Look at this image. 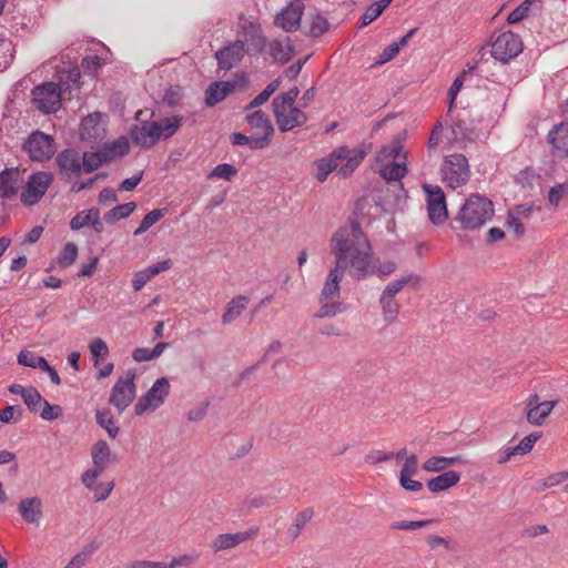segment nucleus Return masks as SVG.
Here are the masks:
<instances>
[{
	"instance_id": "f257e3e1",
	"label": "nucleus",
	"mask_w": 568,
	"mask_h": 568,
	"mask_svg": "<svg viewBox=\"0 0 568 568\" xmlns=\"http://www.w3.org/2000/svg\"><path fill=\"white\" fill-rule=\"evenodd\" d=\"M331 253L335 256V266L329 271L321 292L320 302L337 297L339 283L349 267V276L364 280L373 272L371 267V243L363 232L361 223L351 220L341 226L331 239Z\"/></svg>"
},
{
	"instance_id": "f03ea898",
	"label": "nucleus",
	"mask_w": 568,
	"mask_h": 568,
	"mask_svg": "<svg viewBox=\"0 0 568 568\" xmlns=\"http://www.w3.org/2000/svg\"><path fill=\"white\" fill-rule=\"evenodd\" d=\"M366 156V150L363 145L349 149L341 145L334 149L327 158L316 161V179L323 183L329 173L337 171L342 178H348L359 166Z\"/></svg>"
},
{
	"instance_id": "7ed1b4c3",
	"label": "nucleus",
	"mask_w": 568,
	"mask_h": 568,
	"mask_svg": "<svg viewBox=\"0 0 568 568\" xmlns=\"http://www.w3.org/2000/svg\"><path fill=\"white\" fill-rule=\"evenodd\" d=\"M182 119V116L175 115L160 121H142L131 128V139L140 148L151 149L160 139L173 136L180 129Z\"/></svg>"
},
{
	"instance_id": "20e7f679",
	"label": "nucleus",
	"mask_w": 568,
	"mask_h": 568,
	"mask_svg": "<svg viewBox=\"0 0 568 568\" xmlns=\"http://www.w3.org/2000/svg\"><path fill=\"white\" fill-rule=\"evenodd\" d=\"M493 202L479 194H471L460 207L456 220L467 231L479 230L494 215Z\"/></svg>"
},
{
	"instance_id": "39448f33",
	"label": "nucleus",
	"mask_w": 568,
	"mask_h": 568,
	"mask_svg": "<svg viewBox=\"0 0 568 568\" xmlns=\"http://www.w3.org/2000/svg\"><path fill=\"white\" fill-rule=\"evenodd\" d=\"M135 371L129 369L116 379L111 389L109 404L113 405L119 414H122L135 398Z\"/></svg>"
},
{
	"instance_id": "423d86ee",
	"label": "nucleus",
	"mask_w": 568,
	"mask_h": 568,
	"mask_svg": "<svg viewBox=\"0 0 568 568\" xmlns=\"http://www.w3.org/2000/svg\"><path fill=\"white\" fill-rule=\"evenodd\" d=\"M521 38L511 32L505 31L497 36L491 43V55L494 59L508 63L523 52Z\"/></svg>"
},
{
	"instance_id": "0eeeda50",
	"label": "nucleus",
	"mask_w": 568,
	"mask_h": 568,
	"mask_svg": "<svg viewBox=\"0 0 568 568\" xmlns=\"http://www.w3.org/2000/svg\"><path fill=\"white\" fill-rule=\"evenodd\" d=\"M170 394V382L166 377L158 378L151 388L143 394L134 405V412L138 416L148 410H155L162 406Z\"/></svg>"
},
{
	"instance_id": "6e6552de",
	"label": "nucleus",
	"mask_w": 568,
	"mask_h": 568,
	"mask_svg": "<svg viewBox=\"0 0 568 568\" xmlns=\"http://www.w3.org/2000/svg\"><path fill=\"white\" fill-rule=\"evenodd\" d=\"M53 181L51 172L38 171L29 175L20 200L26 206H33L43 197Z\"/></svg>"
},
{
	"instance_id": "1a4fd4ad",
	"label": "nucleus",
	"mask_w": 568,
	"mask_h": 568,
	"mask_svg": "<svg viewBox=\"0 0 568 568\" xmlns=\"http://www.w3.org/2000/svg\"><path fill=\"white\" fill-rule=\"evenodd\" d=\"M32 100L39 111L54 113L61 106V88L54 82H44L32 90Z\"/></svg>"
},
{
	"instance_id": "9d476101",
	"label": "nucleus",
	"mask_w": 568,
	"mask_h": 568,
	"mask_svg": "<svg viewBox=\"0 0 568 568\" xmlns=\"http://www.w3.org/2000/svg\"><path fill=\"white\" fill-rule=\"evenodd\" d=\"M81 152L74 148L64 149L55 156L58 174L62 181L80 179L84 173L83 168H81Z\"/></svg>"
},
{
	"instance_id": "9b49d317",
	"label": "nucleus",
	"mask_w": 568,
	"mask_h": 568,
	"mask_svg": "<svg viewBox=\"0 0 568 568\" xmlns=\"http://www.w3.org/2000/svg\"><path fill=\"white\" fill-rule=\"evenodd\" d=\"M443 180L452 189H456L468 181L469 169L467 159L462 154H453L442 168Z\"/></svg>"
},
{
	"instance_id": "f8f14e48",
	"label": "nucleus",
	"mask_w": 568,
	"mask_h": 568,
	"mask_svg": "<svg viewBox=\"0 0 568 568\" xmlns=\"http://www.w3.org/2000/svg\"><path fill=\"white\" fill-rule=\"evenodd\" d=\"M423 190L426 193L429 220L436 225L443 224L448 217L444 191L440 186L433 184H424Z\"/></svg>"
},
{
	"instance_id": "ddd939ff",
	"label": "nucleus",
	"mask_w": 568,
	"mask_h": 568,
	"mask_svg": "<svg viewBox=\"0 0 568 568\" xmlns=\"http://www.w3.org/2000/svg\"><path fill=\"white\" fill-rule=\"evenodd\" d=\"M29 156L34 161L51 159L55 152V143L51 135L41 131H34L24 143Z\"/></svg>"
},
{
	"instance_id": "4468645a",
	"label": "nucleus",
	"mask_w": 568,
	"mask_h": 568,
	"mask_svg": "<svg viewBox=\"0 0 568 568\" xmlns=\"http://www.w3.org/2000/svg\"><path fill=\"white\" fill-rule=\"evenodd\" d=\"M304 9V2L301 0L290 2L275 16L274 24L285 32H294L300 28Z\"/></svg>"
},
{
	"instance_id": "2eb2a0df",
	"label": "nucleus",
	"mask_w": 568,
	"mask_h": 568,
	"mask_svg": "<svg viewBox=\"0 0 568 568\" xmlns=\"http://www.w3.org/2000/svg\"><path fill=\"white\" fill-rule=\"evenodd\" d=\"M245 53H247L245 49V42L242 40H236L219 49L214 57L217 61L219 69L229 71L239 65Z\"/></svg>"
},
{
	"instance_id": "dca6fc26",
	"label": "nucleus",
	"mask_w": 568,
	"mask_h": 568,
	"mask_svg": "<svg viewBox=\"0 0 568 568\" xmlns=\"http://www.w3.org/2000/svg\"><path fill=\"white\" fill-rule=\"evenodd\" d=\"M241 30L247 43L245 44L247 54L256 55L262 53L266 45V37L261 24L256 21L244 20Z\"/></svg>"
},
{
	"instance_id": "f3484780",
	"label": "nucleus",
	"mask_w": 568,
	"mask_h": 568,
	"mask_svg": "<svg viewBox=\"0 0 568 568\" xmlns=\"http://www.w3.org/2000/svg\"><path fill=\"white\" fill-rule=\"evenodd\" d=\"M273 113L281 132H288L296 126L305 124L307 121L306 113L296 106H287V109L280 110L278 104H276Z\"/></svg>"
},
{
	"instance_id": "a211bd4d",
	"label": "nucleus",
	"mask_w": 568,
	"mask_h": 568,
	"mask_svg": "<svg viewBox=\"0 0 568 568\" xmlns=\"http://www.w3.org/2000/svg\"><path fill=\"white\" fill-rule=\"evenodd\" d=\"M547 142L555 156L568 158V122L555 124L547 134Z\"/></svg>"
},
{
	"instance_id": "6ab92c4d",
	"label": "nucleus",
	"mask_w": 568,
	"mask_h": 568,
	"mask_svg": "<svg viewBox=\"0 0 568 568\" xmlns=\"http://www.w3.org/2000/svg\"><path fill=\"white\" fill-rule=\"evenodd\" d=\"M258 532V528H251L246 531H240L235 534H221L215 537L212 541L211 547L214 551L226 550L234 548L235 546L254 538Z\"/></svg>"
},
{
	"instance_id": "aec40b11",
	"label": "nucleus",
	"mask_w": 568,
	"mask_h": 568,
	"mask_svg": "<svg viewBox=\"0 0 568 568\" xmlns=\"http://www.w3.org/2000/svg\"><path fill=\"white\" fill-rule=\"evenodd\" d=\"M20 187V172L18 168L4 169L0 172V197L12 199Z\"/></svg>"
},
{
	"instance_id": "412c9836",
	"label": "nucleus",
	"mask_w": 568,
	"mask_h": 568,
	"mask_svg": "<svg viewBox=\"0 0 568 568\" xmlns=\"http://www.w3.org/2000/svg\"><path fill=\"white\" fill-rule=\"evenodd\" d=\"M245 121L251 129L262 130L263 133L260 134V138H267V145H270L272 136L274 135V126L267 114L262 110H257L248 113L245 116Z\"/></svg>"
},
{
	"instance_id": "4be33fe9",
	"label": "nucleus",
	"mask_w": 568,
	"mask_h": 568,
	"mask_svg": "<svg viewBox=\"0 0 568 568\" xmlns=\"http://www.w3.org/2000/svg\"><path fill=\"white\" fill-rule=\"evenodd\" d=\"M234 90V83L230 81L212 82L205 90V104L214 106L223 101Z\"/></svg>"
},
{
	"instance_id": "5701e85b",
	"label": "nucleus",
	"mask_w": 568,
	"mask_h": 568,
	"mask_svg": "<svg viewBox=\"0 0 568 568\" xmlns=\"http://www.w3.org/2000/svg\"><path fill=\"white\" fill-rule=\"evenodd\" d=\"M42 501L39 497H29L20 500L18 511L23 520L29 524H36L42 515Z\"/></svg>"
},
{
	"instance_id": "b1692460",
	"label": "nucleus",
	"mask_w": 568,
	"mask_h": 568,
	"mask_svg": "<svg viewBox=\"0 0 568 568\" xmlns=\"http://www.w3.org/2000/svg\"><path fill=\"white\" fill-rule=\"evenodd\" d=\"M270 54L277 63L285 64L294 55V48L288 37L283 40L274 39L270 42Z\"/></svg>"
},
{
	"instance_id": "393cba45",
	"label": "nucleus",
	"mask_w": 568,
	"mask_h": 568,
	"mask_svg": "<svg viewBox=\"0 0 568 568\" xmlns=\"http://www.w3.org/2000/svg\"><path fill=\"white\" fill-rule=\"evenodd\" d=\"M459 479V473L455 470H448L436 477L430 478L429 480H427L426 485L429 491L436 494L457 485Z\"/></svg>"
},
{
	"instance_id": "a878e982",
	"label": "nucleus",
	"mask_w": 568,
	"mask_h": 568,
	"mask_svg": "<svg viewBox=\"0 0 568 568\" xmlns=\"http://www.w3.org/2000/svg\"><path fill=\"white\" fill-rule=\"evenodd\" d=\"M422 283V277L416 274H407L397 280L389 282L382 293L396 297V295L406 286L412 285L414 288H418Z\"/></svg>"
},
{
	"instance_id": "bb28decb",
	"label": "nucleus",
	"mask_w": 568,
	"mask_h": 568,
	"mask_svg": "<svg viewBox=\"0 0 568 568\" xmlns=\"http://www.w3.org/2000/svg\"><path fill=\"white\" fill-rule=\"evenodd\" d=\"M248 303V298L244 295H237L233 297L227 304L225 312L222 316L223 325L231 324L234 320H236L242 312L246 308Z\"/></svg>"
},
{
	"instance_id": "cd10ccee",
	"label": "nucleus",
	"mask_w": 568,
	"mask_h": 568,
	"mask_svg": "<svg viewBox=\"0 0 568 568\" xmlns=\"http://www.w3.org/2000/svg\"><path fill=\"white\" fill-rule=\"evenodd\" d=\"M556 404L557 400H545L539 405L531 406L530 409L527 410V420L532 425L540 426Z\"/></svg>"
},
{
	"instance_id": "c85d7f7f",
	"label": "nucleus",
	"mask_w": 568,
	"mask_h": 568,
	"mask_svg": "<svg viewBox=\"0 0 568 568\" xmlns=\"http://www.w3.org/2000/svg\"><path fill=\"white\" fill-rule=\"evenodd\" d=\"M231 142L235 146L248 145L251 150H262L267 148V138H260V134L247 136L240 132H234L231 136Z\"/></svg>"
},
{
	"instance_id": "c756f323",
	"label": "nucleus",
	"mask_w": 568,
	"mask_h": 568,
	"mask_svg": "<svg viewBox=\"0 0 568 568\" xmlns=\"http://www.w3.org/2000/svg\"><path fill=\"white\" fill-rule=\"evenodd\" d=\"M95 420L98 425L108 433L110 438H116L120 433V428L109 408L97 410Z\"/></svg>"
},
{
	"instance_id": "7c9ffc66",
	"label": "nucleus",
	"mask_w": 568,
	"mask_h": 568,
	"mask_svg": "<svg viewBox=\"0 0 568 568\" xmlns=\"http://www.w3.org/2000/svg\"><path fill=\"white\" fill-rule=\"evenodd\" d=\"M379 305L384 321L388 324L394 323L399 314V304L396 298L382 293L379 297Z\"/></svg>"
},
{
	"instance_id": "2f4dec72",
	"label": "nucleus",
	"mask_w": 568,
	"mask_h": 568,
	"mask_svg": "<svg viewBox=\"0 0 568 568\" xmlns=\"http://www.w3.org/2000/svg\"><path fill=\"white\" fill-rule=\"evenodd\" d=\"M92 463L109 465L116 462L115 455L112 454L105 440H98L91 448Z\"/></svg>"
},
{
	"instance_id": "473e14b6",
	"label": "nucleus",
	"mask_w": 568,
	"mask_h": 568,
	"mask_svg": "<svg viewBox=\"0 0 568 568\" xmlns=\"http://www.w3.org/2000/svg\"><path fill=\"white\" fill-rule=\"evenodd\" d=\"M100 113L90 114L81 121L80 136L82 140L97 139L99 136Z\"/></svg>"
},
{
	"instance_id": "72a5a7b5",
	"label": "nucleus",
	"mask_w": 568,
	"mask_h": 568,
	"mask_svg": "<svg viewBox=\"0 0 568 568\" xmlns=\"http://www.w3.org/2000/svg\"><path fill=\"white\" fill-rule=\"evenodd\" d=\"M392 1L393 0H378L371 4L362 14L359 27H366L373 21H375L383 13V11L390 4Z\"/></svg>"
},
{
	"instance_id": "f704fd0d",
	"label": "nucleus",
	"mask_w": 568,
	"mask_h": 568,
	"mask_svg": "<svg viewBox=\"0 0 568 568\" xmlns=\"http://www.w3.org/2000/svg\"><path fill=\"white\" fill-rule=\"evenodd\" d=\"M135 207L136 204L134 202L116 205L104 214V221L108 224H113L122 219L130 216L134 212Z\"/></svg>"
},
{
	"instance_id": "c9c22d12",
	"label": "nucleus",
	"mask_w": 568,
	"mask_h": 568,
	"mask_svg": "<svg viewBox=\"0 0 568 568\" xmlns=\"http://www.w3.org/2000/svg\"><path fill=\"white\" fill-rule=\"evenodd\" d=\"M406 173V164L398 162L386 163L379 170L381 176L387 181H400Z\"/></svg>"
},
{
	"instance_id": "e433bc0d",
	"label": "nucleus",
	"mask_w": 568,
	"mask_h": 568,
	"mask_svg": "<svg viewBox=\"0 0 568 568\" xmlns=\"http://www.w3.org/2000/svg\"><path fill=\"white\" fill-rule=\"evenodd\" d=\"M313 516L314 511L312 508H305L302 511H300L296 515L294 523L287 529L288 537L292 540L296 539L300 536L304 526L312 519Z\"/></svg>"
},
{
	"instance_id": "4c0bfd02",
	"label": "nucleus",
	"mask_w": 568,
	"mask_h": 568,
	"mask_svg": "<svg viewBox=\"0 0 568 568\" xmlns=\"http://www.w3.org/2000/svg\"><path fill=\"white\" fill-rule=\"evenodd\" d=\"M322 305L318 308V311L313 315L314 318H326V317H334L337 314H341L345 311H347L348 306L345 303L341 302H321Z\"/></svg>"
},
{
	"instance_id": "58836bf2",
	"label": "nucleus",
	"mask_w": 568,
	"mask_h": 568,
	"mask_svg": "<svg viewBox=\"0 0 568 568\" xmlns=\"http://www.w3.org/2000/svg\"><path fill=\"white\" fill-rule=\"evenodd\" d=\"M18 363L22 366L30 368H43L48 367V361L42 356H36L29 351H21L18 355Z\"/></svg>"
},
{
	"instance_id": "ea45409f",
	"label": "nucleus",
	"mask_w": 568,
	"mask_h": 568,
	"mask_svg": "<svg viewBox=\"0 0 568 568\" xmlns=\"http://www.w3.org/2000/svg\"><path fill=\"white\" fill-rule=\"evenodd\" d=\"M165 209H154L150 211L141 221L139 227L134 231V235L139 236L146 232L151 226L158 223L165 214Z\"/></svg>"
},
{
	"instance_id": "a19ab883",
	"label": "nucleus",
	"mask_w": 568,
	"mask_h": 568,
	"mask_svg": "<svg viewBox=\"0 0 568 568\" xmlns=\"http://www.w3.org/2000/svg\"><path fill=\"white\" fill-rule=\"evenodd\" d=\"M300 94V89L297 87L291 88L287 92L283 93L280 97H276L272 101V111L275 110L276 104H278V109H287V106H294L295 100Z\"/></svg>"
},
{
	"instance_id": "79ce46f5",
	"label": "nucleus",
	"mask_w": 568,
	"mask_h": 568,
	"mask_svg": "<svg viewBox=\"0 0 568 568\" xmlns=\"http://www.w3.org/2000/svg\"><path fill=\"white\" fill-rule=\"evenodd\" d=\"M23 402L31 413H38L43 406L45 399L36 387L29 386V392L23 397Z\"/></svg>"
},
{
	"instance_id": "37998d69",
	"label": "nucleus",
	"mask_w": 568,
	"mask_h": 568,
	"mask_svg": "<svg viewBox=\"0 0 568 568\" xmlns=\"http://www.w3.org/2000/svg\"><path fill=\"white\" fill-rule=\"evenodd\" d=\"M80 70L74 67L68 71H62L60 77V85L62 90H72L73 88H79V80H80Z\"/></svg>"
},
{
	"instance_id": "c03bdc74",
	"label": "nucleus",
	"mask_w": 568,
	"mask_h": 568,
	"mask_svg": "<svg viewBox=\"0 0 568 568\" xmlns=\"http://www.w3.org/2000/svg\"><path fill=\"white\" fill-rule=\"evenodd\" d=\"M452 126L456 138L473 140L476 135L474 128L465 119H457Z\"/></svg>"
},
{
	"instance_id": "a18cd8bd",
	"label": "nucleus",
	"mask_w": 568,
	"mask_h": 568,
	"mask_svg": "<svg viewBox=\"0 0 568 568\" xmlns=\"http://www.w3.org/2000/svg\"><path fill=\"white\" fill-rule=\"evenodd\" d=\"M237 174V170L234 165L229 163H222L216 165L211 173L209 174V178H216L222 179L225 181H232V179Z\"/></svg>"
},
{
	"instance_id": "49530a36",
	"label": "nucleus",
	"mask_w": 568,
	"mask_h": 568,
	"mask_svg": "<svg viewBox=\"0 0 568 568\" xmlns=\"http://www.w3.org/2000/svg\"><path fill=\"white\" fill-rule=\"evenodd\" d=\"M568 196V182L555 184L548 193V203L558 206L560 201Z\"/></svg>"
},
{
	"instance_id": "de8ad7c7",
	"label": "nucleus",
	"mask_w": 568,
	"mask_h": 568,
	"mask_svg": "<svg viewBox=\"0 0 568 568\" xmlns=\"http://www.w3.org/2000/svg\"><path fill=\"white\" fill-rule=\"evenodd\" d=\"M81 168H83L85 174L92 173L102 166V163L100 162V159L97 156L95 152L84 151L81 153Z\"/></svg>"
},
{
	"instance_id": "09e8293b",
	"label": "nucleus",
	"mask_w": 568,
	"mask_h": 568,
	"mask_svg": "<svg viewBox=\"0 0 568 568\" xmlns=\"http://www.w3.org/2000/svg\"><path fill=\"white\" fill-rule=\"evenodd\" d=\"M78 256V246L74 243H67L59 256V263L63 267L72 265Z\"/></svg>"
},
{
	"instance_id": "8fccbe9b",
	"label": "nucleus",
	"mask_w": 568,
	"mask_h": 568,
	"mask_svg": "<svg viewBox=\"0 0 568 568\" xmlns=\"http://www.w3.org/2000/svg\"><path fill=\"white\" fill-rule=\"evenodd\" d=\"M329 28V23L326 18L316 14L312 18L311 27H310V36L313 38H318L323 36Z\"/></svg>"
},
{
	"instance_id": "3c124183",
	"label": "nucleus",
	"mask_w": 568,
	"mask_h": 568,
	"mask_svg": "<svg viewBox=\"0 0 568 568\" xmlns=\"http://www.w3.org/2000/svg\"><path fill=\"white\" fill-rule=\"evenodd\" d=\"M22 415V408L19 405H9L0 412V423H17Z\"/></svg>"
},
{
	"instance_id": "603ef678",
	"label": "nucleus",
	"mask_w": 568,
	"mask_h": 568,
	"mask_svg": "<svg viewBox=\"0 0 568 568\" xmlns=\"http://www.w3.org/2000/svg\"><path fill=\"white\" fill-rule=\"evenodd\" d=\"M114 158H121L129 153L130 144L125 136H120L111 143H106Z\"/></svg>"
},
{
	"instance_id": "864d4df0",
	"label": "nucleus",
	"mask_w": 568,
	"mask_h": 568,
	"mask_svg": "<svg viewBox=\"0 0 568 568\" xmlns=\"http://www.w3.org/2000/svg\"><path fill=\"white\" fill-rule=\"evenodd\" d=\"M433 523V519L426 520H402L393 523L389 528L393 530H415Z\"/></svg>"
},
{
	"instance_id": "5fc2aeb1",
	"label": "nucleus",
	"mask_w": 568,
	"mask_h": 568,
	"mask_svg": "<svg viewBox=\"0 0 568 568\" xmlns=\"http://www.w3.org/2000/svg\"><path fill=\"white\" fill-rule=\"evenodd\" d=\"M40 410V417L43 420H53L62 416L63 409L60 405H52L47 399Z\"/></svg>"
},
{
	"instance_id": "6e6d98bb",
	"label": "nucleus",
	"mask_w": 568,
	"mask_h": 568,
	"mask_svg": "<svg viewBox=\"0 0 568 568\" xmlns=\"http://www.w3.org/2000/svg\"><path fill=\"white\" fill-rule=\"evenodd\" d=\"M402 145L398 143L386 145L381 150L377 160L381 162L387 160H392V162H395L394 160L398 158L399 153L402 152Z\"/></svg>"
},
{
	"instance_id": "4d7b16f0",
	"label": "nucleus",
	"mask_w": 568,
	"mask_h": 568,
	"mask_svg": "<svg viewBox=\"0 0 568 568\" xmlns=\"http://www.w3.org/2000/svg\"><path fill=\"white\" fill-rule=\"evenodd\" d=\"M539 437V434H529L528 436L524 437L518 445L514 446V450L521 455L528 454Z\"/></svg>"
},
{
	"instance_id": "13d9d810",
	"label": "nucleus",
	"mask_w": 568,
	"mask_h": 568,
	"mask_svg": "<svg viewBox=\"0 0 568 568\" xmlns=\"http://www.w3.org/2000/svg\"><path fill=\"white\" fill-rule=\"evenodd\" d=\"M114 488V483H99L95 485V487L92 489L94 495L93 499L94 501H102L105 500L112 493Z\"/></svg>"
},
{
	"instance_id": "bf43d9fd",
	"label": "nucleus",
	"mask_w": 568,
	"mask_h": 568,
	"mask_svg": "<svg viewBox=\"0 0 568 568\" xmlns=\"http://www.w3.org/2000/svg\"><path fill=\"white\" fill-rule=\"evenodd\" d=\"M81 65L90 75H95L101 68V60L98 55H87L82 59Z\"/></svg>"
},
{
	"instance_id": "052dcab7",
	"label": "nucleus",
	"mask_w": 568,
	"mask_h": 568,
	"mask_svg": "<svg viewBox=\"0 0 568 568\" xmlns=\"http://www.w3.org/2000/svg\"><path fill=\"white\" fill-rule=\"evenodd\" d=\"M463 83H464L463 77H457L448 90V93H447L448 114L452 112V110L454 108L456 98L463 87Z\"/></svg>"
},
{
	"instance_id": "680f3d73",
	"label": "nucleus",
	"mask_w": 568,
	"mask_h": 568,
	"mask_svg": "<svg viewBox=\"0 0 568 568\" xmlns=\"http://www.w3.org/2000/svg\"><path fill=\"white\" fill-rule=\"evenodd\" d=\"M446 468L445 457L434 456L423 464V469L429 473H438Z\"/></svg>"
},
{
	"instance_id": "e2e57ef3",
	"label": "nucleus",
	"mask_w": 568,
	"mask_h": 568,
	"mask_svg": "<svg viewBox=\"0 0 568 568\" xmlns=\"http://www.w3.org/2000/svg\"><path fill=\"white\" fill-rule=\"evenodd\" d=\"M199 559V555H182L179 557H174L170 564H168V568H178V567H189L193 565Z\"/></svg>"
},
{
	"instance_id": "0e129e2a",
	"label": "nucleus",
	"mask_w": 568,
	"mask_h": 568,
	"mask_svg": "<svg viewBox=\"0 0 568 568\" xmlns=\"http://www.w3.org/2000/svg\"><path fill=\"white\" fill-rule=\"evenodd\" d=\"M371 267L373 270L371 274L377 273L379 276H387L396 271L397 264L394 261H386L376 266L375 264H373V261L371 260Z\"/></svg>"
},
{
	"instance_id": "69168bd1",
	"label": "nucleus",
	"mask_w": 568,
	"mask_h": 568,
	"mask_svg": "<svg viewBox=\"0 0 568 568\" xmlns=\"http://www.w3.org/2000/svg\"><path fill=\"white\" fill-rule=\"evenodd\" d=\"M418 459L415 454L406 457V460L400 469L399 476H414L417 474Z\"/></svg>"
},
{
	"instance_id": "338daca9",
	"label": "nucleus",
	"mask_w": 568,
	"mask_h": 568,
	"mask_svg": "<svg viewBox=\"0 0 568 568\" xmlns=\"http://www.w3.org/2000/svg\"><path fill=\"white\" fill-rule=\"evenodd\" d=\"M394 458V453H383L381 450H373L366 455L365 462L372 465L388 462Z\"/></svg>"
},
{
	"instance_id": "774afa93",
	"label": "nucleus",
	"mask_w": 568,
	"mask_h": 568,
	"mask_svg": "<svg viewBox=\"0 0 568 568\" xmlns=\"http://www.w3.org/2000/svg\"><path fill=\"white\" fill-rule=\"evenodd\" d=\"M90 352L94 357H104L109 354V348L106 343L101 338H95L89 345Z\"/></svg>"
}]
</instances>
